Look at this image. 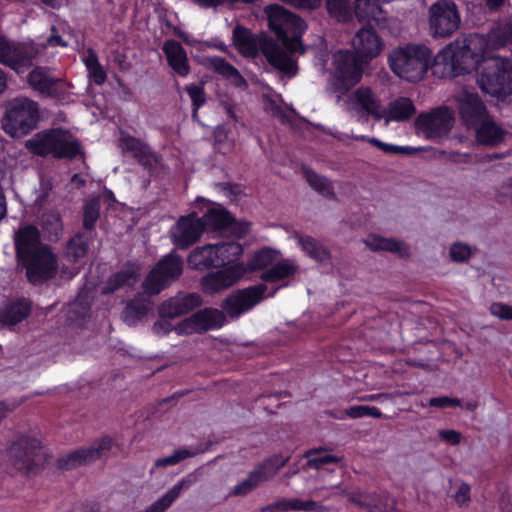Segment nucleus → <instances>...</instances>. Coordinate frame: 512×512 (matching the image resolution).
<instances>
[{
	"mask_svg": "<svg viewBox=\"0 0 512 512\" xmlns=\"http://www.w3.org/2000/svg\"><path fill=\"white\" fill-rule=\"evenodd\" d=\"M10 464L22 474L38 472L46 463L48 454L40 440L18 435L7 450Z\"/></svg>",
	"mask_w": 512,
	"mask_h": 512,
	"instance_id": "nucleus-7",
	"label": "nucleus"
},
{
	"mask_svg": "<svg viewBox=\"0 0 512 512\" xmlns=\"http://www.w3.org/2000/svg\"><path fill=\"white\" fill-rule=\"evenodd\" d=\"M150 309V300L145 296L138 295L126 303L122 312V320L128 326H134L146 316Z\"/></svg>",
	"mask_w": 512,
	"mask_h": 512,
	"instance_id": "nucleus-34",
	"label": "nucleus"
},
{
	"mask_svg": "<svg viewBox=\"0 0 512 512\" xmlns=\"http://www.w3.org/2000/svg\"><path fill=\"white\" fill-rule=\"evenodd\" d=\"M347 497L349 502L369 512H400L396 509V501L387 495L352 492L348 493Z\"/></svg>",
	"mask_w": 512,
	"mask_h": 512,
	"instance_id": "nucleus-25",
	"label": "nucleus"
},
{
	"mask_svg": "<svg viewBox=\"0 0 512 512\" xmlns=\"http://www.w3.org/2000/svg\"><path fill=\"white\" fill-rule=\"evenodd\" d=\"M354 14L360 22L384 21V11L376 0H356Z\"/></svg>",
	"mask_w": 512,
	"mask_h": 512,
	"instance_id": "nucleus-38",
	"label": "nucleus"
},
{
	"mask_svg": "<svg viewBox=\"0 0 512 512\" xmlns=\"http://www.w3.org/2000/svg\"><path fill=\"white\" fill-rule=\"evenodd\" d=\"M39 120L38 103L27 97H17L5 106L2 129L13 138H22L36 129Z\"/></svg>",
	"mask_w": 512,
	"mask_h": 512,
	"instance_id": "nucleus-4",
	"label": "nucleus"
},
{
	"mask_svg": "<svg viewBox=\"0 0 512 512\" xmlns=\"http://www.w3.org/2000/svg\"><path fill=\"white\" fill-rule=\"evenodd\" d=\"M201 303L199 294L180 292L161 305L160 316L166 319L180 317L199 307Z\"/></svg>",
	"mask_w": 512,
	"mask_h": 512,
	"instance_id": "nucleus-22",
	"label": "nucleus"
},
{
	"mask_svg": "<svg viewBox=\"0 0 512 512\" xmlns=\"http://www.w3.org/2000/svg\"><path fill=\"white\" fill-rule=\"evenodd\" d=\"M429 32L434 38H448L460 27L457 5L451 0H439L428 9Z\"/></svg>",
	"mask_w": 512,
	"mask_h": 512,
	"instance_id": "nucleus-9",
	"label": "nucleus"
},
{
	"mask_svg": "<svg viewBox=\"0 0 512 512\" xmlns=\"http://www.w3.org/2000/svg\"><path fill=\"white\" fill-rule=\"evenodd\" d=\"M265 284L239 289L229 294L222 302V309L231 318H238L264 299Z\"/></svg>",
	"mask_w": 512,
	"mask_h": 512,
	"instance_id": "nucleus-13",
	"label": "nucleus"
},
{
	"mask_svg": "<svg viewBox=\"0 0 512 512\" xmlns=\"http://www.w3.org/2000/svg\"><path fill=\"white\" fill-rule=\"evenodd\" d=\"M162 50L167 58L171 69L181 77H185L190 72L188 57L182 45L175 40L164 42Z\"/></svg>",
	"mask_w": 512,
	"mask_h": 512,
	"instance_id": "nucleus-28",
	"label": "nucleus"
},
{
	"mask_svg": "<svg viewBox=\"0 0 512 512\" xmlns=\"http://www.w3.org/2000/svg\"><path fill=\"white\" fill-rule=\"evenodd\" d=\"M302 172L312 189L329 199H333L335 197L333 185L327 177L319 175L307 167H303Z\"/></svg>",
	"mask_w": 512,
	"mask_h": 512,
	"instance_id": "nucleus-42",
	"label": "nucleus"
},
{
	"mask_svg": "<svg viewBox=\"0 0 512 512\" xmlns=\"http://www.w3.org/2000/svg\"><path fill=\"white\" fill-rule=\"evenodd\" d=\"M352 46L357 56L367 63L379 56L383 42L373 28L363 27L353 37Z\"/></svg>",
	"mask_w": 512,
	"mask_h": 512,
	"instance_id": "nucleus-21",
	"label": "nucleus"
},
{
	"mask_svg": "<svg viewBox=\"0 0 512 512\" xmlns=\"http://www.w3.org/2000/svg\"><path fill=\"white\" fill-rule=\"evenodd\" d=\"M365 245L372 251H388L392 253H397L401 257L409 256V248L408 246L402 242L397 241L395 239L383 238L377 235H371L367 239L364 240Z\"/></svg>",
	"mask_w": 512,
	"mask_h": 512,
	"instance_id": "nucleus-36",
	"label": "nucleus"
},
{
	"mask_svg": "<svg viewBox=\"0 0 512 512\" xmlns=\"http://www.w3.org/2000/svg\"><path fill=\"white\" fill-rule=\"evenodd\" d=\"M25 147L35 155H52L58 159H71L82 153L80 142L63 130L39 132L26 141Z\"/></svg>",
	"mask_w": 512,
	"mask_h": 512,
	"instance_id": "nucleus-6",
	"label": "nucleus"
},
{
	"mask_svg": "<svg viewBox=\"0 0 512 512\" xmlns=\"http://www.w3.org/2000/svg\"><path fill=\"white\" fill-rule=\"evenodd\" d=\"M415 113L413 102L409 98H399L391 102L386 108V117H383L386 124L390 121H404L409 119Z\"/></svg>",
	"mask_w": 512,
	"mask_h": 512,
	"instance_id": "nucleus-39",
	"label": "nucleus"
},
{
	"mask_svg": "<svg viewBox=\"0 0 512 512\" xmlns=\"http://www.w3.org/2000/svg\"><path fill=\"white\" fill-rule=\"evenodd\" d=\"M204 230L205 224L202 218H199L196 213H191L179 218L171 230V237L178 248L186 249L200 239Z\"/></svg>",
	"mask_w": 512,
	"mask_h": 512,
	"instance_id": "nucleus-17",
	"label": "nucleus"
},
{
	"mask_svg": "<svg viewBox=\"0 0 512 512\" xmlns=\"http://www.w3.org/2000/svg\"><path fill=\"white\" fill-rule=\"evenodd\" d=\"M295 239L302 250L317 262H325L330 260L331 252L327 247L309 235L295 233Z\"/></svg>",
	"mask_w": 512,
	"mask_h": 512,
	"instance_id": "nucleus-37",
	"label": "nucleus"
},
{
	"mask_svg": "<svg viewBox=\"0 0 512 512\" xmlns=\"http://www.w3.org/2000/svg\"><path fill=\"white\" fill-rule=\"evenodd\" d=\"M174 329L178 334H193L203 332L196 314H193L192 316L178 323Z\"/></svg>",
	"mask_w": 512,
	"mask_h": 512,
	"instance_id": "nucleus-55",
	"label": "nucleus"
},
{
	"mask_svg": "<svg viewBox=\"0 0 512 512\" xmlns=\"http://www.w3.org/2000/svg\"><path fill=\"white\" fill-rule=\"evenodd\" d=\"M454 125L453 112L447 107L432 110L418 116V131L429 140H437L446 136Z\"/></svg>",
	"mask_w": 512,
	"mask_h": 512,
	"instance_id": "nucleus-14",
	"label": "nucleus"
},
{
	"mask_svg": "<svg viewBox=\"0 0 512 512\" xmlns=\"http://www.w3.org/2000/svg\"><path fill=\"white\" fill-rule=\"evenodd\" d=\"M26 268L28 280L34 284H41L52 279L57 273V256L47 246L37 253L21 261Z\"/></svg>",
	"mask_w": 512,
	"mask_h": 512,
	"instance_id": "nucleus-12",
	"label": "nucleus"
},
{
	"mask_svg": "<svg viewBox=\"0 0 512 512\" xmlns=\"http://www.w3.org/2000/svg\"><path fill=\"white\" fill-rule=\"evenodd\" d=\"M346 415L351 418H362V417H373V418H381L382 413L380 410L373 406H352L346 410Z\"/></svg>",
	"mask_w": 512,
	"mask_h": 512,
	"instance_id": "nucleus-54",
	"label": "nucleus"
},
{
	"mask_svg": "<svg viewBox=\"0 0 512 512\" xmlns=\"http://www.w3.org/2000/svg\"><path fill=\"white\" fill-rule=\"evenodd\" d=\"M432 61V51L425 45L409 44L394 49L389 55L392 71L407 81H418L426 74Z\"/></svg>",
	"mask_w": 512,
	"mask_h": 512,
	"instance_id": "nucleus-3",
	"label": "nucleus"
},
{
	"mask_svg": "<svg viewBox=\"0 0 512 512\" xmlns=\"http://www.w3.org/2000/svg\"><path fill=\"white\" fill-rule=\"evenodd\" d=\"M498 197L503 201L512 203V176L506 180L500 187Z\"/></svg>",
	"mask_w": 512,
	"mask_h": 512,
	"instance_id": "nucleus-63",
	"label": "nucleus"
},
{
	"mask_svg": "<svg viewBox=\"0 0 512 512\" xmlns=\"http://www.w3.org/2000/svg\"><path fill=\"white\" fill-rule=\"evenodd\" d=\"M219 267L235 262L243 253L242 246L237 242H224L214 244Z\"/></svg>",
	"mask_w": 512,
	"mask_h": 512,
	"instance_id": "nucleus-44",
	"label": "nucleus"
},
{
	"mask_svg": "<svg viewBox=\"0 0 512 512\" xmlns=\"http://www.w3.org/2000/svg\"><path fill=\"white\" fill-rule=\"evenodd\" d=\"M438 435L442 440L452 445H458L462 437L461 433L456 430H439Z\"/></svg>",
	"mask_w": 512,
	"mask_h": 512,
	"instance_id": "nucleus-62",
	"label": "nucleus"
},
{
	"mask_svg": "<svg viewBox=\"0 0 512 512\" xmlns=\"http://www.w3.org/2000/svg\"><path fill=\"white\" fill-rule=\"evenodd\" d=\"M14 242L16 255L20 261L47 247L41 243L38 229L31 225L19 229L15 233Z\"/></svg>",
	"mask_w": 512,
	"mask_h": 512,
	"instance_id": "nucleus-26",
	"label": "nucleus"
},
{
	"mask_svg": "<svg viewBox=\"0 0 512 512\" xmlns=\"http://www.w3.org/2000/svg\"><path fill=\"white\" fill-rule=\"evenodd\" d=\"M38 52L33 45L9 41L4 37L0 47V63L19 73L31 66Z\"/></svg>",
	"mask_w": 512,
	"mask_h": 512,
	"instance_id": "nucleus-16",
	"label": "nucleus"
},
{
	"mask_svg": "<svg viewBox=\"0 0 512 512\" xmlns=\"http://www.w3.org/2000/svg\"><path fill=\"white\" fill-rule=\"evenodd\" d=\"M243 263H236L216 272L207 274L202 278V290L206 294L221 292L236 284L246 273Z\"/></svg>",
	"mask_w": 512,
	"mask_h": 512,
	"instance_id": "nucleus-18",
	"label": "nucleus"
},
{
	"mask_svg": "<svg viewBox=\"0 0 512 512\" xmlns=\"http://www.w3.org/2000/svg\"><path fill=\"white\" fill-rule=\"evenodd\" d=\"M368 141L372 145L378 147L383 152L389 153V154L406 153L408 151V149H409L407 147L395 146V145L383 143V142H381L380 140H378L376 138H371Z\"/></svg>",
	"mask_w": 512,
	"mask_h": 512,
	"instance_id": "nucleus-59",
	"label": "nucleus"
},
{
	"mask_svg": "<svg viewBox=\"0 0 512 512\" xmlns=\"http://www.w3.org/2000/svg\"><path fill=\"white\" fill-rule=\"evenodd\" d=\"M488 49L486 37L471 34L457 38L446 46L438 55L450 67L453 76H458L478 68Z\"/></svg>",
	"mask_w": 512,
	"mask_h": 512,
	"instance_id": "nucleus-2",
	"label": "nucleus"
},
{
	"mask_svg": "<svg viewBox=\"0 0 512 512\" xmlns=\"http://www.w3.org/2000/svg\"><path fill=\"white\" fill-rule=\"evenodd\" d=\"M88 249L87 237L83 233H78L68 241L65 255L69 261L75 263L86 256Z\"/></svg>",
	"mask_w": 512,
	"mask_h": 512,
	"instance_id": "nucleus-46",
	"label": "nucleus"
},
{
	"mask_svg": "<svg viewBox=\"0 0 512 512\" xmlns=\"http://www.w3.org/2000/svg\"><path fill=\"white\" fill-rule=\"evenodd\" d=\"M458 110L463 124L472 129L487 119L489 113L477 93L463 91L458 97Z\"/></svg>",
	"mask_w": 512,
	"mask_h": 512,
	"instance_id": "nucleus-19",
	"label": "nucleus"
},
{
	"mask_svg": "<svg viewBox=\"0 0 512 512\" xmlns=\"http://www.w3.org/2000/svg\"><path fill=\"white\" fill-rule=\"evenodd\" d=\"M195 455H196L195 451H191L186 448L177 449L170 456L157 459L154 463V466L156 468H159V467L165 468L167 466H174V465L178 464L179 462H181L187 458H190L192 456H195Z\"/></svg>",
	"mask_w": 512,
	"mask_h": 512,
	"instance_id": "nucleus-52",
	"label": "nucleus"
},
{
	"mask_svg": "<svg viewBox=\"0 0 512 512\" xmlns=\"http://www.w3.org/2000/svg\"><path fill=\"white\" fill-rule=\"evenodd\" d=\"M490 313L502 320H512V306L503 303H493L490 306Z\"/></svg>",
	"mask_w": 512,
	"mask_h": 512,
	"instance_id": "nucleus-58",
	"label": "nucleus"
},
{
	"mask_svg": "<svg viewBox=\"0 0 512 512\" xmlns=\"http://www.w3.org/2000/svg\"><path fill=\"white\" fill-rule=\"evenodd\" d=\"M100 198L93 197L88 199L83 205V227L87 231L95 228L96 222L100 217Z\"/></svg>",
	"mask_w": 512,
	"mask_h": 512,
	"instance_id": "nucleus-48",
	"label": "nucleus"
},
{
	"mask_svg": "<svg viewBox=\"0 0 512 512\" xmlns=\"http://www.w3.org/2000/svg\"><path fill=\"white\" fill-rule=\"evenodd\" d=\"M364 60L360 59L355 52L338 51L333 56L335 78L340 85L337 89L348 90L357 84L363 74Z\"/></svg>",
	"mask_w": 512,
	"mask_h": 512,
	"instance_id": "nucleus-15",
	"label": "nucleus"
},
{
	"mask_svg": "<svg viewBox=\"0 0 512 512\" xmlns=\"http://www.w3.org/2000/svg\"><path fill=\"white\" fill-rule=\"evenodd\" d=\"M290 456H282L275 454L258 464L252 471L249 472L246 479L237 484L229 493V496H246L251 491L256 489L262 483L270 481L284 467Z\"/></svg>",
	"mask_w": 512,
	"mask_h": 512,
	"instance_id": "nucleus-10",
	"label": "nucleus"
},
{
	"mask_svg": "<svg viewBox=\"0 0 512 512\" xmlns=\"http://www.w3.org/2000/svg\"><path fill=\"white\" fill-rule=\"evenodd\" d=\"M183 272V260L175 254L170 253L164 256L156 266L149 272L142 288L147 296L159 294L176 281Z\"/></svg>",
	"mask_w": 512,
	"mask_h": 512,
	"instance_id": "nucleus-8",
	"label": "nucleus"
},
{
	"mask_svg": "<svg viewBox=\"0 0 512 512\" xmlns=\"http://www.w3.org/2000/svg\"><path fill=\"white\" fill-rule=\"evenodd\" d=\"M206 65L209 69L223 76L230 81L232 85L239 88H246L247 82L239 71L222 57H209L206 59Z\"/></svg>",
	"mask_w": 512,
	"mask_h": 512,
	"instance_id": "nucleus-33",
	"label": "nucleus"
},
{
	"mask_svg": "<svg viewBox=\"0 0 512 512\" xmlns=\"http://www.w3.org/2000/svg\"><path fill=\"white\" fill-rule=\"evenodd\" d=\"M350 101L360 116L367 118L371 116L374 120L380 121L386 117V108L380 99L369 87H359L350 96Z\"/></svg>",
	"mask_w": 512,
	"mask_h": 512,
	"instance_id": "nucleus-20",
	"label": "nucleus"
},
{
	"mask_svg": "<svg viewBox=\"0 0 512 512\" xmlns=\"http://www.w3.org/2000/svg\"><path fill=\"white\" fill-rule=\"evenodd\" d=\"M327 450L325 447L307 450L303 455V457L308 459L306 466L318 470L325 465L337 464L342 460L341 457L324 453Z\"/></svg>",
	"mask_w": 512,
	"mask_h": 512,
	"instance_id": "nucleus-43",
	"label": "nucleus"
},
{
	"mask_svg": "<svg viewBox=\"0 0 512 512\" xmlns=\"http://www.w3.org/2000/svg\"><path fill=\"white\" fill-rule=\"evenodd\" d=\"M30 87L45 96H52L57 92L58 80L49 75V70L36 67L27 76Z\"/></svg>",
	"mask_w": 512,
	"mask_h": 512,
	"instance_id": "nucleus-32",
	"label": "nucleus"
},
{
	"mask_svg": "<svg viewBox=\"0 0 512 512\" xmlns=\"http://www.w3.org/2000/svg\"><path fill=\"white\" fill-rule=\"evenodd\" d=\"M30 313V306L25 301L7 305L0 311V322L4 325H16L24 320Z\"/></svg>",
	"mask_w": 512,
	"mask_h": 512,
	"instance_id": "nucleus-41",
	"label": "nucleus"
},
{
	"mask_svg": "<svg viewBox=\"0 0 512 512\" xmlns=\"http://www.w3.org/2000/svg\"><path fill=\"white\" fill-rule=\"evenodd\" d=\"M112 446L113 440L110 437H102L88 447L75 449L58 458L57 466L60 469L72 470L80 466L89 465L105 457L112 449Z\"/></svg>",
	"mask_w": 512,
	"mask_h": 512,
	"instance_id": "nucleus-11",
	"label": "nucleus"
},
{
	"mask_svg": "<svg viewBox=\"0 0 512 512\" xmlns=\"http://www.w3.org/2000/svg\"><path fill=\"white\" fill-rule=\"evenodd\" d=\"M284 512L289 511H305V512H325L326 508L313 500H301L298 498H283Z\"/></svg>",
	"mask_w": 512,
	"mask_h": 512,
	"instance_id": "nucleus-49",
	"label": "nucleus"
},
{
	"mask_svg": "<svg viewBox=\"0 0 512 512\" xmlns=\"http://www.w3.org/2000/svg\"><path fill=\"white\" fill-rule=\"evenodd\" d=\"M232 39L239 53L245 57L254 58L261 49L262 39L258 41L249 29L240 24L234 27Z\"/></svg>",
	"mask_w": 512,
	"mask_h": 512,
	"instance_id": "nucleus-29",
	"label": "nucleus"
},
{
	"mask_svg": "<svg viewBox=\"0 0 512 512\" xmlns=\"http://www.w3.org/2000/svg\"><path fill=\"white\" fill-rule=\"evenodd\" d=\"M195 314L203 332L215 328H220L226 321V313L223 310L221 311L214 308H205Z\"/></svg>",
	"mask_w": 512,
	"mask_h": 512,
	"instance_id": "nucleus-45",
	"label": "nucleus"
},
{
	"mask_svg": "<svg viewBox=\"0 0 512 512\" xmlns=\"http://www.w3.org/2000/svg\"><path fill=\"white\" fill-rule=\"evenodd\" d=\"M455 502L462 506L470 502V486L466 483H462L455 494L453 495Z\"/></svg>",
	"mask_w": 512,
	"mask_h": 512,
	"instance_id": "nucleus-61",
	"label": "nucleus"
},
{
	"mask_svg": "<svg viewBox=\"0 0 512 512\" xmlns=\"http://www.w3.org/2000/svg\"><path fill=\"white\" fill-rule=\"evenodd\" d=\"M486 40L488 48L497 49L502 47L512 40V29L507 25L493 29L488 34V39L486 38Z\"/></svg>",
	"mask_w": 512,
	"mask_h": 512,
	"instance_id": "nucleus-51",
	"label": "nucleus"
},
{
	"mask_svg": "<svg viewBox=\"0 0 512 512\" xmlns=\"http://www.w3.org/2000/svg\"><path fill=\"white\" fill-rule=\"evenodd\" d=\"M276 254L277 252L271 248H263L249 259L247 268L251 271L264 269L274 262Z\"/></svg>",
	"mask_w": 512,
	"mask_h": 512,
	"instance_id": "nucleus-50",
	"label": "nucleus"
},
{
	"mask_svg": "<svg viewBox=\"0 0 512 512\" xmlns=\"http://www.w3.org/2000/svg\"><path fill=\"white\" fill-rule=\"evenodd\" d=\"M205 229L221 231L230 228L237 236L245 235L249 230V223L234 224V219L228 211L221 208L209 209L202 218Z\"/></svg>",
	"mask_w": 512,
	"mask_h": 512,
	"instance_id": "nucleus-24",
	"label": "nucleus"
},
{
	"mask_svg": "<svg viewBox=\"0 0 512 512\" xmlns=\"http://www.w3.org/2000/svg\"><path fill=\"white\" fill-rule=\"evenodd\" d=\"M140 275V269L136 265H127L124 269L111 275L104 286L102 287V294H111L116 290L124 287H131L137 283Z\"/></svg>",
	"mask_w": 512,
	"mask_h": 512,
	"instance_id": "nucleus-30",
	"label": "nucleus"
},
{
	"mask_svg": "<svg viewBox=\"0 0 512 512\" xmlns=\"http://www.w3.org/2000/svg\"><path fill=\"white\" fill-rule=\"evenodd\" d=\"M119 141V146L122 152L131 153L132 157L135 158L146 170L152 172L157 167V156L151 151L149 146L141 140L128 134H122Z\"/></svg>",
	"mask_w": 512,
	"mask_h": 512,
	"instance_id": "nucleus-23",
	"label": "nucleus"
},
{
	"mask_svg": "<svg viewBox=\"0 0 512 512\" xmlns=\"http://www.w3.org/2000/svg\"><path fill=\"white\" fill-rule=\"evenodd\" d=\"M88 71L90 77L97 85H101L106 80V74L100 64L95 66V68L88 69Z\"/></svg>",
	"mask_w": 512,
	"mask_h": 512,
	"instance_id": "nucleus-64",
	"label": "nucleus"
},
{
	"mask_svg": "<svg viewBox=\"0 0 512 512\" xmlns=\"http://www.w3.org/2000/svg\"><path fill=\"white\" fill-rule=\"evenodd\" d=\"M195 481L196 477L194 475H187L143 512H165L180 496V494L183 491L189 489L195 483Z\"/></svg>",
	"mask_w": 512,
	"mask_h": 512,
	"instance_id": "nucleus-31",
	"label": "nucleus"
},
{
	"mask_svg": "<svg viewBox=\"0 0 512 512\" xmlns=\"http://www.w3.org/2000/svg\"><path fill=\"white\" fill-rule=\"evenodd\" d=\"M476 142L488 147H496L504 141L507 132L490 115L472 128Z\"/></svg>",
	"mask_w": 512,
	"mask_h": 512,
	"instance_id": "nucleus-27",
	"label": "nucleus"
},
{
	"mask_svg": "<svg viewBox=\"0 0 512 512\" xmlns=\"http://www.w3.org/2000/svg\"><path fill=\"white\" fill-rule=\"evenodd\" d=\"M43 227L51 237L58 239L62 233L63 225L58 213H48L43 216Z\"/></svg>",
	"mask_w": 512,
	"mask_h": 512,
	"instance_id": "nucleus-53",
	"label": "nucleus"
},
{
	"mask_svg": "<svg viewBox=\"0 0 512 512\" xmlns=\"http://www.w3.org/2000/svg\"><path fill=\"white\" fill-rule=\"evenodd\" d=\"M186 91L192 100L194 114H196L197 110L206 102L204 89L199 85H189L186 87Z\"/></svg>",
	"mask_w": 512,
	"mask_h": 512,
	"instance_id": "nucleus-56",
	"label": "nucleus"
},
{
	"mask_svg": "<svg viewBox=\"0 0 512 512\" xmlns=\"http://www.w3.org/2000/svg\"><path fill=\"white\" fill-rule=\"evenodd\" d=\"M298 270V265L289 260L283 259L264 271L261 279L268 282H277L293 276Z\"/></svg>",
	"mask_w": 512,
	"mask_h": 512,
	"instance_id": "nucleus-40",
	"label": "nucleus"
},
{
	"mask_svg": "<svg viewBox=\"0 0 512 512\" xmlns=\"http://www.w3.org/2000/svg\"><path fill=\"white\" fill-rule=\"evenodd\" d=\"M477 84L491 96H507L512 93V64L498 56L485 57L477 68Z\"/></svg>",
	"mask_w": 512,
	"mask_h": 512,
	"instance_id": "nucleus-5",
	"label": "nucleus"
},
{
	"mask_svg": "<svg viewBox=\"0 0 512 512\" xmlns=\"http://www.w3.org/2000/svg\"><path fill=\"white\" fill-rule=\"evenodd\" d=\"M326 8L331 17L340 22H348L354 14V6L349 0H326Z\"/></svg>",
	"mask_w": 512,
	"mask_h": 512,
	"instance_id": "nucleus-47",
	"label": "nucleus"
},
{
	"mask_svg": "<svg viewBox=\"0 0 512 512\" xmlns=\"http://www.w3.org/2000/svg\"><path fill=\"white\" fill-rule=\"evenodd\" d=\"M264 12L268 26L276 34L277 40L271 37L263 38L261 52L276 69L289 77L295 76L298 67L293 55L305 52L301 36L307 28L306 23L278 4L266 6Z\"/></svg>",
	"mask_w": 512,
	"mask_h": 512,
	"instance_id": "nucleus-1",
	"label": "nucleus"
},
{
	"mask_svg": "<svg viewBox=\"0 0 512 512\" xmlns=\"http://www.w3.org/2000/svg\"><path fill=\"white\" fill-rule=\"evenodd\" d=\"M214 244L194 249L188 256V264L196 270H206L211 267H219V261L215 257Z\"/></svg>",
	"mask_w": 512,
	"mask_h": 512,
	"instance_id": "nucleus-35",
	"label": "nucleus"
},
{
	"mask_svg": "<svg viewBox=\"0 0 512 512\" xmlns=\"http://www.w3.org/2000/svg\"><path fill=\"white\" fill-rule=\"evenodd\" d=\"M461 401L458 398H450L447 396L443 397H434L429 400V405L431 407L444 408L447 406H460Z\"/></svg>",
	"mask_w": 512,
	"mask_h": 512,
	"instance_id": "nucleus-60",
	"label": "nucleus"
},
{
	"mask_svg": "<svg viewBox=\"0 0 512 512\" xmlns=\"http://www.w3.org/2000/svg\"><path fill=\"white\" fill-rule=\"evenodd\" d=\"M471 256L470 247L462 243H454L450 248V257L455 262H463Z\"/></svg>",
	"mask_w": 512,
	"mask_h": 512,
	"instance_id": "nucleus-57",
	"label": "nucleus"
}]
</instances>
